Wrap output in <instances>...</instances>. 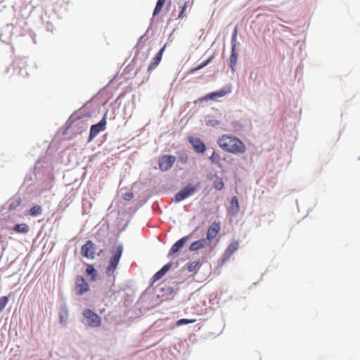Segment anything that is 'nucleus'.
Listing matches in <instances>:
<instances>
[{
  "label": "nucleus",
  "mask_w": 360,
  "mask_h": 360,
  "mask_svg": "<svg viewBox=\"0 0 360 360\" xmlns=\"http://www.w3.org/2000/svg\"><path fill=\"white\" fill-rule=\"evenodd\" d=\"M165 46H166L165 45L159 51V52L155 55V56L153 58L152 62L150 63V64L149 65V66L148 68V72H150L151 70L155 69L159 65V63H160V61L162 60L163 52L165 49Z\"/></svg>",
  "instance_id": "f8f14e48"
},
{
  "label": "nucleus",
  "mask_w": 360,
  "mask_h": 360,
  "mask_svg": "<svg viewBox=\"0 0 360 360\" xmlns=\"http://www.w3.org/2000/svg\"><path fill=\"white\" fill-rule=\"evenodd\" d=\"M211 162L215 165H219L221 161L220 154L214 151L210 158Z\"/></svg>",
  "instance_id": "4be33fe9"
},
{
  "label": "nucleus",
  "mask_w": 360,
  "mask_h": 360,
  "mask_svg": "<svg viewBox=\"0 0 360 360\" xmlns=\"http://www.w3.org/2000/svg\"><path fill=\"white\" fill-rule=\"evenodd\" d=\"M188 141L195 152L199 153H203L205 152L206 146L199 138L191 136L188 138Z\"/></svg>",
  "instance_id": "9d476101"
},
{
  "label": "nucleus",
  "mask_w": 360,
  "mask_h": 360,
  "mask_svg": "<svg viewBox=\"0 0 360 360\" xmlns=\"http://www.w3.org/2000/svg\"><path fill=\"white\" fill-rule=\"evenodd\" d=\"M134 195L131 192L125 193L123 195V198L125 200H130L133 198Z\"/></svg>",
  "instance_id": "473e14b6"
},
{
  "label": "nucleus",
  "mask_w": 360,
  "mask_h": 360,
  "mask_svg": "<svg viewBox=\"0 0 360 360\" xmlns=\"http://www.w3.org/2000/svg\"><path fill=\"white\" fill-rule=\"evenodd\" d=\"M231 91L230 89L229 88L228 90H226L225 89H221L220 91L212 92L208 94H207L205 97V100H214L217 98L223 97L227 94H229Z\"/></svg>",
  "instance_id": "4468645a"
},
{
  "label": "nucleus",
  "mask_w": 360,
  "mask_h": 360,
  "mask_svg": "<svg viewBox=\"0 0 360 360\" xmlns=\"http://www.w3.org/2000/svg\"><path fill=\"white\" fill-rule=\"evenodd\" d=\"M237 34H238V29H237V27H235L233 32L232 33V37H231V46H234V47H236Z\"/></svg>",
  "instance_id": "a878e982"
},
{
  "label": "nucleus",
  "mask_w": 360,
  "mask_h": 360,
  "mask_svg": "<svg viewBox=\"0 0 360 360\" xmlns=\"http://www.w3.org/2000/svg\"><path fill=\"white\" fill-rule=\"evenodd\" d=\"M197 187L195 186H192L191 184L186 186L174 195V201L176 202H179L185 200L193 195Z\"/></svg>",
  "instance_id": "20e7f679"
},
{
  "label": "nucleus",
  "mask_w": 360,
  "mask_h": 360,
  "mask_svg": "<svg viewBox=\"0 0 360 360\" xmlns=\"http://www.w3.org/2000/svg\"><path fill=\"white\" fill-rule=\"evenodd\" d=\"M172 264L171 263H168L165 264L164 266L162 267L160 271L163 273L165 275L172 267Z\"/></svg>",
  "instance_id": "7c9ffc66"
},
{
  "label": "nucleus",
  "mask_w": 360,
  "mask_h": 360,
  "mask_svg": "<svg viewBox=\"0 0 360 360\" xmlns=\"http://www.w3.org/2000/svg\"><path fill=\"white\" fill-rule=\"evenodd\" d=\"M221 229L219 223L213 222L212 225L208 228L206 240L210 243V242L216 238Z\"/></svg>",
  "instance_id": "1a4fd4ad"
},
{
  "label": "nucleus",
  "mask_w": 360,
  "mask_h": 360,
  "mask_svg": "<svg viewBox=\"0 0 360 360\" xmlns=\"http://www.w3.org/2000/svg\"><path fill=\"white\" fill-rule=\"evenodd\" d=\"M106 115H105L101 120L91 127L88 141H91L101 131L105 129L106 125Z\"/></svg>",
  "instance_id": "39448f33"
},
{
  "label": "nucleus",
  "mask_w": 360,
  "mask_h": 360,
  "mask_svg": "<svg viewBox=\"0 0 360 360\" xmlns=\"http://www.w3.org/2000/svg\"><path fill=\"white\" fill-rule=\"evenodd\" d=\"M42 212L41 207L39 205H34L30 210V214L31 216H37Z\"/></svg>",
  "instance_id": "5701e85b"
},
{
  "label": "nucleus",
  "mask_w": 360,
  "mask_h": 360,
  "mask_svg": "<svg viewBox=\"0 0 360 360\" xmlns=\"http://www.w3.org/2000/svg\"><path fill=\"white\" fill-rule=\"evenodd\" d=\"M195 321V319H181L178 320L176 322V326H181L184 324L193 323Z\"/></svg>",
  "instance_id": "393cba45"
},
{
  "label": "nucleus",
  "mask_w": 360,
  "mask_h": 360,
  "mask_svg": "<svg viewBox=\"0 0 360 360\" xmlns=\"http://www.w3.org/2000/svg\"><path fill=\"white\" fill-rule=\"evenodd\" d=\"M8 299L6 296L0 297V311L6 307L8 303Z\"/></svg>",
  "instance_id": "bb28decb"
},
{
  "label": "nucleus",
  "mask_w": 360,
  "mask_h": 360,
  "mask_svg": "<svg viewBox=\"0 0 360 360\" xmlns=\"http://www.w3.org/2000/svg\"><path fill=\"white\" fill-rule=\"evenodd\" d=\"M204 67H205V65L203 63H202L199 65L191 69L189 72L190 73H194L195 72L203 68Z\"/></svg>",
  "instance_id": "2f4dec72"
},
{
  "label": "nucleus",
  "mask_w": 360,
  "mask_h": 360,
  "mask_svg": "<svg viewBox=\"0 0 360 360\" xmlns=\"http://www.w3.org/2000/svg\"><path fill=\"white\" fill-rule=\"evenodd\" d=\"M82 254L86 258L93 259L95 255V247L92 241L88 240L84 245H82Z\"/></svg>",
  "instance_id": "6e6552de"
},
{
  "label": "nucleus",
  "mask_w": 360,
  "mask_h": 360,
  "mask_svg": "<svg viewBox=\"0 0 360 360\" xmlns=\"http://www.w3.org/2000/svg\"><path fill=\"white\" fill-rule=\"evenodd\" d=\"M239 247V242L238 240L231 243L224 252V259H228Z\"/></svg>",
  "instance_id": "2eb2a0df"
},
{
  "label": "nucleus",
  "mask_w": 360,
  "mask_h": 360,
  "mask_svg": "<svg viewBox=\"0 0 360 360\" xmlns=\"http://www.w3.org/2000/svg\"><path fill=\"white\" fill-rule=\"evenodd\" d=\"M165 0H158L155 8L153 11L154 16L159 14L161 12L162 7L165 5Z\"/></svg>",
  "instance_id": "412c9836"
},
{
  "label": "nucleus",
  "mask_w": 360,
  "mask_h": 360,
  "mask_svg": "<svg viewBox=\"0 0 360 360\" xmlns=\"http://www.w3.org/2000/svg\"><path fill=\"white\" fill-rule=\"evenodd\" d=\"M29 226L26 224H18L14 226L13 231L17 233H26L29 231Z\"/></svg>",
  "instance_id": "6ab92c4d"
},
{
  "label": "nucleus",
  "mask_w": 360,
  "mask_h": 360,
  "mask_svg": "<svg viewBox=\"0 0 360 360\" xmlns=\"http://www.w3.org/2000/svg\"><path fill=\"white\" fill-rule=\"evenodd\" d=\"M239 203L236 196H233L230 202L229 212L232 215H236L239 212Z\"/></svg>",
  "instance_id": "f3484780"
},
{
  "label": "nucleus",
  "mask_w": 360,
  "mask_h": 360,
  "mask_svg": "<svg viewBox=\"0 0 360 360\" xmlns=\"http://www.w3.org/2000/svg\"><path fill=\"white\" fill-rule=\"evenodd\" d=\"M163 276H164L163 273L160 270H159L153 276V278H152L153 283H155L156 281L160 280Z\"/></svg>",
  "instance_id": "cd10ccee"
},
{
  "label": "nucleus",
  "mask_w": 360,
  "mask_h": 360,
  "mask_svg": "<svg viewBox=\"0 0 360 360\" xmlns=\"http://www.w3.org/2000/svg\"><path fill=\"white\" fill-rule=\"evenodd\" d=\"M188 238L189 236H186L176 241L169 250V256H172L178 252L179 250L184 247L185 243L188 240Z\"/></svg>",
  "instance_id": "9b49d317"
},
{
  "label": "nucleus",
  "mask_w": 360,
  "mask_h": 360,
  "mask_svg": "<svg viewBox=\"0 0 360 360\" xmlns=\"http://www.w3.org/2000/svg\"><path fill=\"white\" fill-rule=\"evenodd\" d=\"M198 264H199V262L197 261L191 262L188 266V271H190V272L194 271L195 270V269L197 268V266H198Z\"/></svg>",
  "instance_id": "c756f323"
},
{
  "label": "nucleus",
  "mask_w": 360,
  "mask_h": 360,
  "mask_svg": "<svg viewBox=\"0 0 360 360\" xmlns=\"http://www.w3.org/2000/svg\"><path fill=\"white\" fill-rule=\"evenodd\" d=\"M213 56H210L208 59L203 62V63L207 66L212 60Z\"/></svg>",
  "instance_id": "72a5a7b5"
},
{
  "label": "nucleus",
  "mask_w": 360,
  "mask_h": 360,
  "mask_svg": "<svg viewBox=\"0 0 360 360\" xmlns=\"http://www.w3.org/2000/svg\"><path fill=\"white\" fill-rule=\"evenodd\" d=\"M123 252V248L122 245H118L112 251L109 263L105 269V274L108 277H113L115 278V272L118 266L120 259Z\"/></svg>",
  "instance_id": "f03ea898"
},
{
  "label": "nucleus",
  "mask_w": 360,
  "mask_h": 360,
  "mask_svg": "<svg viewBox=\"0 0 360 360\" xmlns=\"http://www.w3.org/2000/svg\"><path fill=\"white\" fill-rule=\"evenodd\" d=\"M180 160L183 163H185L187 161V156L185 155L184 158H181Z\"/></svg>",
  "instance_id": "f704fd0d"
},
{
  "label": "nucleus",
  "mask_w": 360,
  "mask_h": 360,
  "mask_svg": "<svg viewBox=\"0 0 360 360\" xmlns=\"http://www.w3.org/2000/svg\"><path fill=\"white\" fill-rule=\"evenodd\" d=\"M217 144L224 151L238 155L245 153V144L238 137L231 134H223L219 137Z\"/></svg>",
  "instance_id": "f257e3e1"
},
{
  "label": "nucleus",
  "mask_w": 360,
  "mask_h": 360,
  "mask_svg": "<svg viewBox=\"0 0 360 360\" xmlns=\"http://www.w3.org/2000/svg\"><path fill=\"white\" fill-rule=\"evenodd\" d=\"M238 60V54L236 52V47H234V46H231V53L229 58V65L230 68H231L232 71H235V67L237 64Z\"/></svg>",
  "instance_id": "dca6fc26"
},
{
  "label": "nucleus",
  "mask_w": 360,
  "mask_h": 360,
  "mask_svg": "<svg viewBox=\"0 0 360 360\" xmlns=\"http://www.w3.org/2000/svg\"><path fill=\"white\" fill-rule=\"evenodd\" d=\"M213 186L217 190L221 191L224 186V184L222 179L220 177L216 176V178L213 182Z\"/></svg>",
  "instance_id": "aec40b11"
},
{
  "label": "nucleus",
  "mask_w": 360,
  "mask_h": 360,
  "mask_svg": "<svg viewBox=\"0 0 360 360\" xmlns=\"http://www.w3.org/2000/svg\"><path fill=\"white\" fill-rule=\"evenodd\" d=\"M176 161V158L173 155H165L160 158L158 166L161 171L169 169Z\"/></svg>",
  "instance_id": "0eeeda50"
},
{
  "label": "nucleus",
  "mask_w": 360,
  "mask_h": 360,
  "mask_svg": "<svg viewBox=\"0 0 360 360\" xmlns=\"http://www.w3.org/2000/svg\"><path fill=\"white\" fill-rule=\"evenodd\" d=\"M68 318V312L67 310H64L60 311V322L62 324H64L66 323Z\"/></svg>",
  "instance_id": "b1692460"
},
{
  "label": "nucleus",
  "mask_w": 360,
  "mask_h": 360,
  "mask_svg": "<svg viewBox=\"0 0 360 360\" xmlns=\"http://www.w3.org/2000/svg\"><path fill=\"white\" fill-rule=\"evenodd\" d=\"M83 316L86 319V324L91 328H98L101 325V317L92 310L86 309L83 311Z\"/></svg>",
  "instance_id": "7ed1b4c3"
},
{
  "label": "nucleus",
  "mask_w": 360,
  "mask_h": 360,
  "mask_svg": "<svg viewBox=\"0 0 360 360\" xmlns=\"http://www.w3.org/2000/svg\"><path fill=\"white\" fill-rule=\"evenodd\" d=\"M210 245V243L206 238L200 239L192 243L189 247L190 251H196L200 249L204 248Z\"/></svg>",
  "instance_id": "ddd939ff"
},
{
  "label": "nucleus",
  "mask_w": 360,
  "mask_h": 360,
  "mask_svg": "<svg viewBox=\"0 0 360 360\" xmlns=\"http://www.w3.org/2000/svg\"><path fill=\"white\" fill-rule=\"evenodd\" d=\"M86 274L91 276V281H95L97 278V271L92 264H87L86 269Z\"/></svg>",
  "instance_id": "a211bd4d"
},
{
  "label": "nucleus",
  "mask_w": 360,
  "mask_h": 360,
  "mask_svg": "<svg viewBox=\"0 0 360 360\" xmlns=\"http://www.w3.org/2000/svg\"><path fill=\"white\" fill-rule=\"evenodd\" d=\"M187 8V2H184V5L181 7V10L178 15L179 18H184L186 17V14L185 13L186 9Z\"/></svg>",
  "instance_id": "c85d7f7f"
},
{
  "label": "nucleus",
  "mask_w": 360,
  "mask_h": 360,
  "mask_svg": "<svg viewBox=\"0 0 360 360\" xmlns=\"http://www.w3.org/2000/svg\"><path fill=\"white\" fill-rule=\"evenodd\" d=\"M75 290L77 295H82L89 290V285L83 276L76 277Z\"/></svg>",
  "instance_id": "423d86ee"
}]
</instances>
